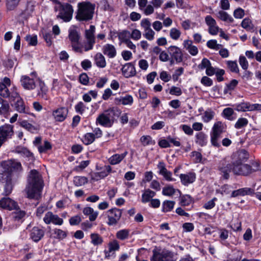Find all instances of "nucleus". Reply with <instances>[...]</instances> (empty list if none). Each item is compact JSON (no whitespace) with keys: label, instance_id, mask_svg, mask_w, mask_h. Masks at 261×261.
<instances>
[{"label":"nucleus","instance_id":"6ab92c4d","mask_svg":"<svg viewBox=\"0 0 261 261\" xmlns=\"http://www.w3.org/2000/svg\"><path fill=\"white\" fill-rule=\"evenodd\" d=\"M21 84L26 90H33L36 87V84L33 79L28 75H22L20 79Z\"/></svg>","mask_w":261,"mask_h":261},{"label":"nucleus","instance_id":"052dcab7","mask_svg":"<svg viewBox=\"0 0 261 261\" xmlns=\"http://www.w3.org/2000/svg\"><path fill=\"white\" fill-rule=\"evenodd\" d=\"M181 35L180 31L176 28H172L170 31V37L175 40H177L179 39Z\"/></svg>","mask_w":261,"mask_h":261},{"label":"nucleus","instance_id":"aec40b11","mask_svg":"<svg viewBox=\"0 0 261 261\" xmlns=\"http://www.w3.org/2000/svg\"><path fill=\"white\" fill-rule=\"evenodd\" d=\"M181 184L188 186L193 183L196 179V174L194 172H189L186 174H181L179 176Z\"/></svg>","mask_w":261,"mask_h":261},{"label":"nucleus","instance_id":"a211bd4d","mask_svg":"<svg viewBox=\"0 0 261 261\" xmlns=\"http://www.w3.org/2000/svg\"><path fill=\"white\" fill-rule=\"evenodd\" d=\"M114 119L112 115H99L96 119V123L105 127H111Z\"/></svg>","mask_w":261,"mask_h":261},{"label":"nucleus","instance_id":"09e8293b","mask_svg":"<svg viewBox=\"0 0 261 261\" xmlns=\"http://www.w3.org/2000/svg\"><path fill=\"white\" fill-rule=\"evenodd\" d=\"M140 142L143 146L154 145L155 141L150 136H143L140 138Z\"/></svg>","mask_w":261,"mask_h":261},{"label":"nucleus","instance_id":"0e129e2a","mask_svg":"<svg viewBox=\"0 0 261 261\" xmlns=\"http://www.w3.org/2000/svg\"><path fill=\"white\" fill-rule=\"evenodd\" d=\"M239 63L243 69H247L248 68L249 64L244 56H240L239 57Z\"/></svg>","mask_w":261,"mask_h":261},{"label":"nucleus","instance_id":"f8f14e48","mask_svg":"<svg viewBox=\"0 0 261 261\" xmlns=\"http://www.w3.org/2000/svg\"><path fill=\"white\" fill-rule=\"evenodd\" d=\"M249 158V153L245 149L239 150L232 155V164L244 163Z\"/></svg>","mask_w":261,"mask_h":261},{"label":"nucleus","instance_id":"37998d69","mask_svg":"<svg viewBox=\"0 0 261 261\" xmlns=\"http://www.w3.org/2000/svg\"><path fill=\"white\" fill-rule=\"evenodd\" d=\"M95 140V139L93 137V133H92L85 134L82 139L83 143L86 145L92 144Z\"/></svg>","mask_w":261,"mask_h":261},{"label":"nucleus","instance_id":"6e6d98bb","mask_svg":"<svg viewBox=\"0 0 261 261\" xmlns=\"http://www.w3.org/2000/svg\"><path fill=\"white\" fill-rule=\"evenodd\" d=\"M20 125L28 130L34 132L36 128L32 124L29 123L27 120H21L19 122Z\"/></svg>","mask_w":261,"mask_h":261},{"label":"nucleus","instance_id":"39448f33","mask_svg":"<svg viewBox=\"0 0 261 261\" xmlns=\"http://www.w3.org/2000/svg\"><path fill=\"white\" fill-rule=\"evenodd\" d=\"M80 34L75 29L69 30L68 38L71 42L72 50L75 52L83 54L82 46H80Z\"/></svg>","mask_w":261,"mask_h":261},{"label":"nucleus","instance_id":"bf43d9fd","mask_svg":"<svg viewBox=\"0 0 261 261\" xmlns=\"http://www.w3.org/2000/svg\"><path fill=\"white\" fill-rule=\"evenodd\" d=\"M53 231L55 235V237L57 239L63 240L67 236L66 232L62 229L56 228L54 229Z\"/></svg>","mask_w":261,"mask_h":261},{"label":"nucleus","instance_id":"4c0bfd02","mask_svg":"<svg viewBox=\"0 0 261 261\" xmlns=\"http://www.w3.org/2000/svg\"><path fill=\"white\" fill-rule=\"evenodd\" d=\"M130 230L127 229H123L118 230L116 233V237L117 239L123 241L127 240L129 237Z\"/></svg>","mask_w":261,"mask_h":261},{"label":"nucleus","instance_id":"c9c22d12","mask_svg":"<svg viewBox=\"0 0 261 261\" xmlns=\"http://www.w3.org/2000/svg\"><path fill=\"white\" fill-rule=\"evenodd\" d=\"M16 152L21 155L28 158L29 160L33 161L34 160V156L33 153L30 152L27 148L24 147H18Z\"/></svg>","mask_w":261,"mask_h":261},{"label":"nucleus","instance_id":"3c124183","mask_svg":"<svg viewBox=\"0 0 261 261\" xmlns=\"http://www.w3.org/2000/svg\"><path fill=\"white\" fill-rule=\"evenodd\" d=\"M119 40L121 42H125L126 40H129L130 38V32L127 30H123L118 34Z\"/></svg>","mask_w":261,"mask_h":261},{"label":"nucleus","instance_id":"c756f323","mask_svg":"<svg viewBox=\"0 0 261 261\" xmlns=\"http://www.w3.org/2000/svg\"><path fill=\"white\" fill-rule=\"evenodd\" d=\"M111 171L112 168L110 166H105L102 169V170L99 172L95 173L94 177H93L92 178L95 180H98L101 178H103L107 176L108 174L111 172Z\"/></svg>","mask_w":261,"mask_h":261},{"label":"nucleus","instance_id":"680f3d73","mask_svg":"<svg viewBox=\"0 0 261 261\" xmlns=\"http://www.w3.org/2000/svg\"><path fill=\"white\" fill-rule=\"evenodd\" d=\"M230 227L235 231H240L241 230V222L237 218L232 220Z\"/></svg>","mask_w":261,"mask_h":261},{"label":"nucleus","instance_id":"c03bdc74","mask_svg":"<svg viewBox=\"0 0 261 261\" xmlns=\"http://www.w3.org/2000/svg\"><path fill=\"white\" fill-rule=\"evenodd\" d=\"M175 204V202L173 201L166 200L163 202L162 204V210L164 212H168L171 211Z\"/></svg>","mask_w":261,"mask_h":261},{"label":"nucleus","instance_id":"2eb2a0df","mask_svg":"<svg viewBox=\"0 0 261 261\" xmlns=\"http://www.w3.org/2000/svg\"><path fill=\"white\" fill-rule=\"evenodd\" d=\"M157 168L159 170V174L162 175L166 180L168 181L175 180V179L172 177V173L166 169L164 162H160L157 165Z\"/></svg>","mask_w":261,"mask_h":261},{"label":"nucleus","instance_id":"c85d7f7f","mask_svg":"<svg viewBox=\"0 0 261 261\" xmlns=\"http://www.w3.org/2000/svg\"><path fill=\"white\" fill-rule=\"evenodd\" d=\"M156 193L154 191L151 190L149 189H147L143 191L141 197V201L143 203H146L152 199L151 198L154 197Z\"/></svg>","mask_w":261,"mask_h":261},{"label":"nucleus","instance_id":"49530a36","mask_svg":"<svg viewBox=\"0 0 261 261\" xmlns=\"http://www.w3.org/2000/svg\"><path fill=\"white\" fill-rule=\"evenodd\" d=\"M95 27L94 25H90L88 30L85 32V38L95 39Z\"/></svg>","mask_w":261,"mask_h":261},{"label":"nucleus","instance_id":"423d86ee","mask_svg":"<svg viewBox=\"0 0 261 261\" xmlns=\"http://www.w3.org/2000/svg\"><path fill=\"white\" fill-rule=\"evenodd\" d=\"M251 165L243 163L232 164L231 170L235 174L247 176L252 173Z\"/></svg>","mask_w":261,"mask_h":261},{"label":"nucleus","instance_id":"4d7b16f0","mask_svg":"<svg viewBox=\"0 0 261 261\" xmlns=\"http://www.w3.org/2000/svg\"><path fill=\"white\" fill-rule=\"evenodd\" d=\"M51 145L47 141H45L43 145L38 146V151L41 153L46 152L47 150L51 149Z\"/></svg>","mask_w":261,"mask_h":261},{"label":"nucleus","instance_id":"72a5a7b5","mask_svg":"<svg viewBox=\"0 0 261 261\" xmlns=\"http://www.w3.org/2000/svg\"><path fill=\"white\" fill-rule=\"evenodd\" d=\"M195 142L201 146H205L207 142V137L203 132H199L195 136Z\"/></svg>","mask_w":261,"mask_h":261},{"label":"nucleus","instance_id":"4468645a","mask_svg":"<svg viewBox=\"0 0 261 261\" xmlns=\"http://www.w3.org/2000/svg\"><path fill=\"white\" fill-rule=\"evenodd\" d=\"M168 52L171 57L174 59L176 63H179L182 61L183 54L178 47L171 45L168 48Z\"/></svg>","mask_w":261,"mask_h":261},{"label":"nucleus","instance_id":"2f4dec72","mask_svg":"<svg viewBox=\"0 0 261 261\" xmlns=\"http://www.w3.org/2000/svg\"><path fill=\"white\" fill-rule=\"evenodd\" d=\"M94 63L99 68H103L107 65L105 57L100 53H98L95 55Z\"/></svg>","mask_w":261,"mask_h":261},{"label":"nucleus","instance_id":"9d476101","mask_svg":"<svg viewBox=\"0 0 261 261\" xmlns=\"http://www.w3.org/2000/svg\"><path fill=\"white\" fill-rule=\"evenodd\" d=\"M13 126L11 125H5L0 127V147L4 142L13 135Z\"/></svg>","mask_w":261,"mask_h":261},{"label":"nucleus","instance_id":"58836bf2","mask_svg":"<svg viewBox=\"0 0 261 261\" xmlns=\"http://www.w3.org/2000/svg\"><path fill=\"white\" fill-rule=\"evenodd\" d=\"M10 110L9 102L0 97V114H7L10 112Z\"/></svg>","mask_w":261,"mask_h":261},{"label":"nucleus","instance_id":"8fccbe9b","mask_svg":"<svg viewBox=\"0 0 261 261\" xmlns=\"http://www.w3.org/2000/svg\"><path fill=\"white\" fill-rule=\"evenodd\" d=\"M25 40L28 42L30 46H36L38 43L37 36L36 35H27L25 37Z\"/></svg>","mask_w":261,"mask_h":261},{"label":"nucleus","instance_id":"7ed1b4c3","mask_svg":"<svg viewBox=\"0 0 261 261\" xmlns=\"http://www.w3.org/2000/svg\"><path fill=\"white\" fill-rule=\"evenodd\" d=\"M56 3L59 5V13L57 17L62 19L65 22L70 21L72 18L73 13L72 6L68 3H62L58 0H56Z\"/></svg>","mask_w":261,"mask_h":261},{"label":"nucleus","instance_id":"0eeeda50","mask_svg":"<svg viewBox=\"0 0 261 261\" xmlns=\"http://www.w3.org/2000/svg\"><path fill=\"white\" fill-rule=\"evenodd\" d=\"M106 215L108 218L107 224L110 226L115 225L119 221L122 216V211L120 209L113 208L107 211Z\"/></svg>","mask_w":261,"mask_h":261},{"label":"nucleus","instance_id":"f3484780","mask_svg":"<svg viewBox=\"0 0 261 261\" xmlns=\"http://www.w3.org/2000/svg\"><path fill=\"white\" fill-rule=\"evenodd\" d=\"M44 230L38 226H35L30 231V237L35 242H39L44 235Z\"/></svg>","mask_w":261,"mask_h":261},{"label":"nucleus","instance_id":"412c9836","mask_svg":"<svg viewBox=\"0 0 261 261\" xmlns=\"http://www.w3.org/2000/svg\"><path fill=\"white\" fill-rule=\"evenodd\" d=\"M0 207L9 210H16L17 204L16 202L9 198H4L0 200Z\"/></svg>","mask_w":261,"mask_h":261},{"label":"nucleus","instance_id":"393cba45","mask_svg":"<svg viewBox=\"0 0 261 261\" xmlns=\"http://www.w3.org/2000/svg\"><path fill=\"white\" fill-rule=\"evenodd\" d=\"M115 104L117 105H131L133 102V98L130 95L126 94L124 96L116 97L114 100Z\"/></svg>","mask_w":261,"mask_h":261},{"label":"nucleus","instance_id":"864d4df0","mask_svg":"<svg viewBox=\"0 0 261 261\" xmlns=\"http://www.w3.org/2000/svg\"><path fill=\"white\" fill-rule=\"evenodd\" d=\"M9 94L10 91L7 86L3 83H0V95L4 98H7Z\"/></svg>","mask_w":261,"mask_h":261},{"label":"nucleus","instance_id":"cd10ccee","mask_svg":"<svg viewBox=\"0 0 261 261\" xmlns=\"http://www.w3.org/2000/svg\"><path fill=\"white\" fill-rule=\"evenodd\" d=\"M228 161L226 159L221 161L219 165V169L221 174L224 179H227L228 177Z\"/></svg>","mask_w":261,"mask_h":261},{"label":"nucleus","instance_id":"774afa93","mask_svg":"<svg viewBox=\"0 0 261 261\" xmlns=\"http://www.w3.org/2000/svg\"><path fill=\"white\" fill-rule=\"evenodd\" d=\"M248 123V120L244 118H240L235 124V127L241 128L246 126Z\"/></svg>","mask_w":261,"mask_h":261},{"label":"nucleus","instance_id":"f704fd0d","mask_svg":"<svg viewBox=\"0 0 261 261\" xmlns=\"http://www.w3.org/2000/svg\"><path fill=\"white\" fill-rule=\"evenodd\" d=\"M21 0H5L7 11H12L16 9Z\"/></svg>","mask_w":261,"mask_h":261},{"label":"nucleus","instance_id":"f03ea898","mask_svg":"<svg viewBox=\"0 0 261 261\" xmlns=\"http://www.w3.org/2000/svg\"><path fill=\"white\" fill-rule=\"evenodd\" d=\"M95 5L90 2H83L77 4L75 18L80 22H87L93 17Z\"/></svg>","mask_w":261,"mask_h":261},{"label":"nucleus","instance_id":"bb28decb","mask_svg":"<svg viewBox=\"0 0 261 261\" xmlns=\"http://www.w3.org/2000/svg\"><path fill=\"white\" fill-rule=\"evenodd\" d=\"M83 213L84 215L88 216L90 221H95L98 215V212L95 211L93 208L89 206H86L83 208Z\"/></svg>","mask_w":261,"mask_h":261},{"label":"nucleus","instance_id":"7c9ffc66","mask_svg":"<svg viewBox=\"0 0 261 261\" xmlns=\"http://www.w3.org/2000/svg\"><path fill=\"white\" fill-rule=\"evenodd\" d=\"M86 40L84 41L83 44L80 43V46H82L83 51H88L92 50L94 47V45L96 42L95 39L85 38Z\"/></svg>","mask_w":261,"mask_h":261},{"label":"nucleus","instance_id":"de8ad7c7","mask_svg":"<svg viewBox=\"0 0 261 261\" xmlns=\"http://www.w3.org/2000/svg\"><path fill=\"white\" fill-rule=\"evenodd\" d=\"M244 71L242 73H239V75L241 77L242 79L245 81H251L252 79L253 73L247 69H243Z\"/></svg>","mask_w":261,"mask_h":261},{"label":"nucleus","instance_id":"f257e3e1","mask_svg":"<svg viewBox=\"0 0 261 261\" xmlns=\"http://www.w3.org/2000/svg\"><path fill=\"white\" fill-rule=\"evenodd\" d=\"M43 186V180L39 172L35 169L31 170L25 189L27 197L31 199L39 200L41 197Z\"/></svg>","mask_w":261,"mask_h":261},{"label":"nucleus","instance_id":"1a4fd4ad","mask_svg":"<svg viewBox=\"0 0 261 261\" xmlns=\"http://www.w3.org/2000/svg\"><path fill=\"white\" fill-rule=\"evenodd\" d=\"M120 249V245L117 240L114 239L110 241L108 244V249L104 250L105 257L110 258L115 256V252Z\"/></svg>","mask_w":261,"mask_h":261},{"label":"nucleus","instance_id":"473e14b6","mask_svg":"<svg viewBox=\"0 0 261 261\" xmlns=\"http://www.w3.org/2000/svg\"><path fill=\"white\" fill-rule=\"evenodd\" d=\"M5 164L10 168L11 170L20 171L22 170V166L20 162L16 160H10L6 162Z\"/></svg>","mask_w":261,"mask_h":261},{"label":"nucleus","instance_id":"a878e982","mask_svg":"<svg viewBox=\"0 0 261 261\" xmlns=\"http://www.w3.org/2000/svg\"><path fill=\"white\" fill-rule=\"evenodd\" d=\"M127 151H125L122 154H115L111 156L109 159V163L112 165L119 164L127 155Z\"/></svg>","mask_w":261,"mask_h":261},{"label":"nucleus","instance_id":"338daca9","mask_svg":"<svg viewBox=\"0 0 261 261\" xmlns=\"http://www.w3.org/2000/svg\"><path fill=\"white\" fill-rule=\"evenodd\" d=\"M184 69L183 67H179L176 69L174 73L172 74V79L174 82L178 81L179 76L183 74Z\"/></svg>","mask_w":261,"mask_h":261},{"label":"nucleus","instance_id":"603ef678","mask_svg":"<svg viewBox=\"0 0 261 261\" xmlns=\"http://www.w3.org/2000/svg\"><path fill=\"white\" fill-rule=\"evenodd\" d=\"M243 255L242 252L238 249H234L232 251L231 255V261H240Z\"/></svg>","mask_w":261,"mask_h":261},{"label":"nucleus","instance_id":"5fc2aeb1","mask_svg":"<svg viewBox=\"0 0 261 261\" xmlns=\"http://www.w3.org/2000/svg\"><path fill=\"white\" fill-rule=\"evenodd\" d=\"M175 193V189L171 186L165 187L163 188L162 194L164 195L171 196Z\"/></svg>","mask_w":261,"mask_h":261},{"label":"nucleus","instance_id":"b1692460","mask_svg":"<svg viewBox=\"0 0 261 261\" xmlns=\"http://www.w3.org/2000/svg\"><path fill=\"white\" fill-rule=\"evenodd\" d=\"M254 193V190L253 189L243 188L233 191L231 193V197H235L238 196L251 195Z\"/></svg>","mask_w":261,"mask_h":261},{"label":"nucleus","instance_id":"6e6552de","mask_svg":"<svg viewBox=\"0 0 261 261\" xmlns=\"http://www.w3.org/2000/svg\"><path fill=\"white\" fill-rule=\"evenodd\" d=\"M223 132V126L221 122H217L213 126L212 132L211 134V141L212 144L215 146H218V139Z\"/></svg>","mask_w":261,"mask_h":261},{"label":"nucleus","instance_id":"ddd939ff","mask_svg":"<svg viewBox=\"0 0 261 261\" xmlns=\"http://www.w3.org/2000/svg\"><path fill=\"white\" fill-rule=\"evenodd\" d=\"M121 72L125 78L128 79L135 76L137 72L135 63L133 62L125 63L121 68Z\"/></svg>","mask_w":261,"mask_h":261},{"label":"nucleus","instance_id":"a19ab883","mask_svg":"<svg viewBox=\"0 0 261 261\" xmlns=\"http://www.w3.org/2000/svg\"><path fill=\"white\" fill-rule=\"evenodd\" d=\"M241 27L247 31H253L254 25L251 20L248 18H245L242 21Z\"/></svg>","mask_w":261,"mask_h":261},{"label":"nucleus","instance_id":"69168bd1","mask_svg":"<svg viewBox=\"0 0 261 261\" xmlns=\"http://www.w3.org/2000/svg\"><path fill=\"white\" fill-rule=\"evenodd\" d=\"M43 38L48 46L52 44V34L50 32L43 33Z\"/></svg>","mask_w":261,"mask_h":261},{"label":"nucleus","instance_id":"9b49d317","mask_svg":"<svg viewBox=\"0 0 261 261\" xmlns=\"http://www.w3.org/2000/svg\"><path fill=\"white\" fill-rule=\"evenodd\" d=\"M43 221L46 224H53L56 225H61L63 223V220L57 215L54 214L51 212H47L44 215Z\"/></svg>","mask_w":261,"mask_h":261},{"label":"nucleus","instance_id":"a18cd8bd","mask_svg":"<svg viewBox=\"0 0 261 261\" xmlns=\"http://www.w3.org/2000/svg\"><path fill=\"white\" fill-rule=\"evenodd\" d=\"M193 199L189 195H185L180 197V203L182 206H188L193 202Z\"/></svg>","mask_w":261,"mask_h":261},{"label":"nucleus","instance_id":"13d9d810","mask_svg":"<svg viewBox=\"0 0 261 261\" xmlns=\"http://www.w3.org/2000/svg\"><path fill=\"white\" fill-rule=\"evenodd\" d=\"M207 47L211 49L218 50L222 46L221 44H218L217 41L215 39L208 40L206 43Z\"/></svg>","mask_w":261,"mask_h":261},{"label":"nucleus","instance_id":"e2e57ef3","mask_svg":"<svg viewBox=\"0 0 261 261\" xmlns=\"http://www.w3.org/2000/svg\"><path fill=\"white\" fill-rule=\"evenodd\" d=\"M191 156L195 163H200L202 161V154L198 151L191 152Z\"/></svg>","mask_w":261,"mask_h":261},{"label":"nucleus","instance_id":"4be33fe9","mask_svg":"<svg viewBox=\"0 0 261 261\" xmlns=\"http://www.w3.org/2000/svg\"><path fill=\"white\" fill-rule=\"evenodd\" d=\"M14 102L15 108L18 112L23 113L24 114H34L33 113L30 112L29 107L25 106L22 98Z\"/></svg>","mask_w":261,"mask_h":261},{"label":"nucleus","instance_id":"e433bc0d","mask_svg":"<svg viewBox=\"0 0 261 261\" xmlns=\"http://www.w3.org/2000/svg\"><path fill=\"white\" fill-rule=\"evenodd\" d=\"M90 237L91 239V243L94 246L101 245L103 242L102 237L97 233H92Z\"/></svg>","mask_w":261,"mask_h":261},{"label":"nucleus","instance_id":"79ce46f5","mask_svg":"<svg viewBox=\"0 0 261 261\" xmlns=\"http://www.w3.org/2000/svg\"><path fill=\"white\" fill-rule=\"evenodd\" d=\"M88 181V178L85 176H76L73 178V184L76 187H81L86 184Z\"/></svg>","mask_w":261,"mask_h":261},{"label":"nucleus","instance_id":"20e7f679","mask_svg":"<svg viewBox=\"0 0 261 261\" xmlns=\"http://www.w3.org/2000/svg\"><path fill=\"white\" fill-rule=\"evenodd\" d=\"M173 256V253L169 250L154 249L150 261H174Z\"/></svg>","mask_w":261,"mask_h":261},{"label":"nucleus","instance_id":"5701e85b","mask_svg":"<svg viewBox=\"0 0 261 261\" xmlns=\"http://www.w3.org/2000/svg\"><path fill=\"white\" fill-rule=\"evenodd\" d=\"M102 53L109 58H114L117 54L116 50L114 46L111 44H106L103 46Z\"/></svg>","mask_w":261,"mask_h":261},{"label":"nucleus","instance_id":"ea45409f","mask_svg":"<svg viewBox=\"0 0 261 261\" xmlns=\"http://www.w3.org/2000/svg\"><path fill=\"white\" fill-rule=\"evenodd\" d=\"M8 97L11 101L14 102L21 98L19 92L17 91V88L14 86H13L12 88H11L10 91V94Z\"/></svg>","mask_w":261,"mask_h":261},{"label":"nucleus","instance_id":"dca6fc26","mask_svg":"<svg viewBox=\"0 0 261 261\" xmlns=\"http://www.w3.org/2000/svg\"><path fill=\"white\" fill-rule=\"evenodd\" d=\"M237 110L238 111H261V104L253 103L249 102H243L237 106Z\"/></svg>","mask_w":261,"mask_h":261}]
</instances>
